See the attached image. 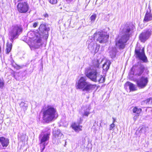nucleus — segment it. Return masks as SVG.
I'll return each mask as SVG.
<instances>
[{"mask_svg":"<svg viewBox=\"0 0 152 152\" xmlns=\"http://www.w3.org/2000/svg\"><path fill=\"white\" fill-rule=\"evenodd\" d=\"M132 26V24L128 23L122 27V35L121 37H118L115 40L116 46L117 48L121 49L124 48L126 43L129 39L130 32Z\"/></svg>","mask_w":152,"mask_h":152,"instance_id":"f257e3e1","label":"nucleus"},{"mask_svg":"<svg viewBox=\"0 0 152 152\" xmlns=\"http://www.w3.org/2000/svg\"><path fill=\"white\" fill-rule=\"evenodd\" d=\"M50 30V27L46 23L41 24L39 28L38 32L35 34L34 41L39 46L42 45V38L44 37L47 39L48 36V32Z\"/></svg>","mask_w":152,"mask_h":152,"instance_id":"f03ea898","label":"nucleus"},{"mask_svg":"<svg viewBox=\"0 0 152 152\" xmlns=\"http://www.w3.org/2000/svg\"><path fill=\"white\" fill-rule=\"evenodd\" d=\"M96 64L94 69L90 72L87 73L86 75L87 77L92 81L96 82H99V83H103L104 82L105 78L100 75V71L99 68V63L98 60L97 61Z\"/></svg>","mask_w":152,"mask_h":152,"instance_id":"7ed1b4c3","label":"nucleus"},{"mask_svg":"<svg viewBox=\"0 0 152 152\" xmlns=\"http://www.w3.org/2000/svg\"><path fill=\"white\" fill-rule=\"evenodd\" d=\"M86 77H81L76 83V87L77 89H81L83 91L88 92H91L96 87V85H92L86 81Z\"/></svg>","mask_w":152,"mask_h":152,"instance_id":"20e7f679","label":"nucleus"},{"mask_svg":"<svg viewBox=\"0 0 152 152\" xmlns=\"http://www.w3.org/2000/svg\"><path fill=\"white\" fill-rule=\"evenodd\" d=\"M43 111L42 118L47 123L52 121L57 113L56 108L50 105H48Z\"/></svg>","mask_w":152,"mask_h":152,"instance_id":"39448f33","label":"nucleus"},{"mask_svg":"<svg viewBox=\"0 0 152 152\" xmlns=\"http://www.w3.org/2000/svg\"><path fill=\"white\" fill-rule=\"evenodd\" d=\"M22 29L20 26L15 25L12 27L9 34L10 41L13 42L14 39H16L22 31Z\"/></svg>","mask_w":152,"mask_h":152,"instance_id":"423d86ee","label":"nucleus"},{"mask_svg":"<svg viewBox=\"0 0 152 152\" xmlns=\"http://www.w3.org/2000/svg\"><path fill=\"white\" fill-rule=\"evenodd\" d=\"M50 132H48L47 133H41L39 135V139L40 140V146L41 152H42L45 148V147L47 145L46 142L49 139V136Z\"/></svg>","mask_w":152,"mask_h":152,"instance_id":"0eeeda50","label":"nucleus"},{"mask_svg":"<svg viewBox=\"0 0 152 152\" xmlns=\"http://www.w3.org/2000/svg\"><path fill=\"white\" fill-rule=\"evenodd\" d=\"M136 57L144 62H147V57L145 55L143 48L141 49L139 47H137L135 49Z\"/></svg>","mask_w":152,"mask_h":152,"instance_id":"6e6552de","label":"nucleus"},{"mask_svg":"<svg viewBox=\"0 0 152 152\" xmlns=\"http://www.w3.org/2000/svg\"><path fill=\"white\" fill-rule=\"evenodd\" d=\"M97 35L98 36L97 40L99 43H104L107 42L109 36L106 33L102 31L96 32L94 34V37Z\"/></svg>","mask_w":152,"mask_h":152,"instance_id":"1a4fd4ad","label":"nucleus"},{"mask_svg":"<svg viewBox=\"0 0 152 152\" xmlns=\"http://www.w3.org/2000/svg\"><path fill=\"white\" fill-rule=\"evenodd\" d=\"M144 69V66L143 65L139 66H133L131 69L130 73L132 75L135 74V75L137 77L140 76L143 73Z\"/></svg>","mask_w":152,"mask_h":152,"instance_id":"9d476101","label":"nucleus"},{"mask_svg":"<svg viewBox=\"0 0 152 152\" xmlns=\"http://www.w3.org/2000/svg\"><path fill=\"white\" fill-rule=\"evenodd\" d=\"M148 82V78L147 77L142 76L137 81V84L138 87L143 88L146 86Z\"/></svg>","mask_w":152,"mask_h":152,"instance_id":"9b49d317","label":"nucleus"},{"mask_svg":"<svg viewBox=\"0 0 152 152\" xmlns=\"http://www.w3.org/2000/svg\"><path fill=\"white\" fill-rule=\"evenodd\" d=\"M151 34V32L150 29L145 30L140 34V39L142 42H144L149 38Z\"/></svg>","mask_w":152,"mask_h":152,"instance_id":"f8f14e48","label":"nucleus"},{"mask_svg":"<svg viewBox=\"0 0 152 152\" xmlns=\"http://www.w3.org/2000/svg\"><path fill=\"white\" fill-rule=\"evenodd\" d=\"M17 7L19 12L25 13L28 11L29 6L26 2H23L19 3L17 5Z\"/></svg>","mask_w":152,"mask_h":152,"instance_id":"ddd939ff","label":"nucleus"},{"mask_svg":"<svg viewBox=\"0 0 152 152\" xmlns=\"http://www.w3.org/2000/svg\"><path fill=\"white\" fill-rule=\"evenodd\" d=\"M53 141H54L55 142H57V143L59 144L61 142L60 140L62 137L63 134L60 130H58L56 131H53Z\"/></svg>","mask_w":152,"mask_h":152,"instance_id":"4468645a","label":"nucleus"},{"mask_svg":"<svg viewBox=\"0 0 152 152\" xmlns=\"http://www.w3.org/2000/svg\"><path fill=\"white\" fill-rule=\"evenodd\" d=\"M148 9L146 11L143 20L144 21L147 22L152 20V14L150 6L148 7Z\"/></svg>","mask_w":152,"mask_h":152,"instance_id":"2eb2a0df","label":"nucleus"},{"mask_svg":"<svg viewBox=\"0 0 152 152\" xmlns=\"http://www.w3.org/2000/svg\"><path fill=\"white\" fill-rule=\"evenodd\" d=\"M94 40V37H89L88 40L87 41V44L88 45V49L92 51L94 50L95 44L93 41Z\"/></svg>","mask_w":152,"mask_h":152,"instance_id":"dca6fc26","label":"nucleus"},{"mask_svg":"<svg viewBox=\"0 0 152 152\" xmlns=\"http://www.w3.org/2000/svg\"><path fill=\"white\" fill-rule=\"evenodd\" d=\"M0 143L3 148L5 149L9 144V140L7 138L1 137H0Z\"/></svg>","mask_w":152,"mask_h":152,"instance_id":"f3484780","label":"nucleus"},{"mask_svg":"<svg viewBox=\"0 0 152 152\" xmlns=\"http://www.w3.org/2000/svg\"><path fill=\"white\" fill-rule=\"evenodd\" d=\"M73 129L76 132H79L82 130V126L79 125V124L77 123H74L71 126Z\"/></svg>","mask_w":152,"mask_h":152,"instance_id":"a211bd4d","label":"nucleus"},{"mask_svg":"<svg viewBox=\"0 0 152 152\" xmlns=\"http://www.w3.org/2000/svg\"><path fill=\"white\" fill-rule=\"evenodd\" d=\"M125 85L129 86L130 91H136L137 89L136 85L130 82H127L126 83Z\"/></svg>","mask_w":152,"mask_h":152,"instance_id":"6ab92c4d","label":"nucleus"},{"mask_svg":"<svg viewBox=\"0 0 152 152\" xmlns=\"http://www.w3.org/2000/svg\"><path fill=\"white\" fill-rule=\"evenodd\" d=\"M110 64V61H107L103 65L102 68L103 69V72L104 74H106L109 69Z\"/></svg>","mask_w":152,"mask_h":152,"instance_id":"aec40b11","label":"nucleus"},{"mask_svg":"<svg viewBox=\"0 0 152 152\" xmlns=\"http://www.w3.org/2000/svg\"><path fill=\"white\" fill-rule=\"evenodd\" d=\"M109 53L110 56L112 58H114L116 54V49L115 48H111L109 47Z\"/></svg>","mask_w":152,"mask_h":152,"instance_id":"412c9836","label":"nucleus"},{"mask_svg":"<svg viewBox=\"0 0 152 152\" xmlns=\"http://www.w3.org/2000/svg\"><path fill=\"white\" fill-rule=\"evenodd\" d=\"M20 107L24 111L26 110L28 108V104L24 102H22L20 104Z\"/></svg>","mask_w":152,"mask_h":152,"instance_id":"4be33fe9","label":"nucleus"},{"mask_svg":"<svg viewBox=\"0 0 152 152\" xmlns=\"http://www.w3.org/2000/svg\"><path fill=\"white\" fill-rule=\"evenodd\" d=\"M12 47V44L11 43L9 44L8 43L7 45V48L6 49V51L7 54H8L10 52Z\"/></svg>","mask_w":152,"mask_h":152,"instance_id":"5701e85b","label":"nucleus"},{"mask_svg":"<svg viewBox=\"0 0 152 152\" xmlns=\"http://www.w3.org/2000/svg\"><path fill=\"white\" fill-rule=\"evenodd\" d=\"M90 113V109L89 108L85 109L84 112L82 113L83 116H88Z\"/></svg>","mask_w":152,"mask_h":152,"instance_id":"b1692460","label":"nucleus"},{"mask_svg":"<svg viewBox=\"0 0 152 152\" xmlns=\"http://www.w3.org/2000/svg\"><path fill=\"white\" fill-rule=\"evenodd\" d=\"M132 110L134 113L139 114L141 113L142 110L140 108H138L135 107Z\"/></svg>","mask_w":152,"mask_h":152,"instance_id":"393cba45","label":"nucleus"},{"mask_svg":"<svg viewBox=\"0 0 152 152\" xmlns=\"http://www.w3.org/2000/svg\"><path fill=\"white\" fill-rule=\"evenodd\" d=\"M96 17V14H93L90 17V19L91 22L92 23L94 22L95 19Z\"/></svg>","mask_w":152,"mask_h":152,"instance_id":"a878e982","label":"nucleus"},{"mask_svg":"<svg viewBox=\"0 0 152 152\" xmlns=\"http://www.w3.org/2000/svg\"><path fill=\"white\" fill-rule=\"evenodd\" d=\"M4 85V81L0 78V88L2 89Z\"/></svg>","mask_w":152,"mask_h":152,"instance_id":"bb28decb","label":"nucleus"},{"mask_svg":"<svg viewBox=\"0 0 152 152\" xmlns=\"http://www.w3.org/2000/svg\"><path fill=\"white\" fill-rule=\"evenodd\" d=\"M49 2L51 4H56L57 2V0H49Z\"/></svg>","mask_w":152,"mask_h":152,"instance_id":"cd10ccee","label":"nucleus"},{"mask_svg":"<svg viewBox=\"0 0 152 152\" xmlns=\"http://www.w3.org/2000/svg\"><path fill=\"white\" fill-rule=\"evenodd\" d=\"M115 125L113 123L111 124L110 126L109 130H112L115 127Z\"/></svg>","mask_w":152,"mask_h":152,"instance_id":"c85d7f7f","label":"nucleus"},{"mask_svg":"<svg viewBox=\"0 0 152 152\" xmlns=\"http://www.w3.org/2000/svg\"><path fill=\"white\" fill-rule=\"evenodd\" d=\"M99 48V46L96 45V49H95V50H94V52L95 53H97V51H98Z\"/></svg>","mask_w":152,"mask_h":152,"instance_id":"c756f323","label":"nucleus"},{"mask_svg":"<svg viewBox=\"0 0 152 152\" xmlns=\"http://www.w3.org/2000/svg\"><path fill=\"white\" fill-rule=\"evenodd\" d=\"M38 22H35L34 23L33 25V26L34 28L36 27L38 25Z\"/></svg>","mask_w":152,"mask_h":152,"instance_id":"7c9ffc66","label":"nucleus"},{"mask_svg":"<svg viewBox=\"0 0 152 152\" xmlns=\"http://www.w3.org/2000/svg\"><path fill=\"white\" fill-rule=\"evenodd\" d=\"M146 101V103H150V98L147 99Z\"/></svg>","mask_w":152,"mask_h":152,"instance_id":"2f4dec72","label":"nucleus"},{"mask_svg":"<svg viewBox=\"0 0 152 152\" xmlns=\"http://www.w3.org/2000/svg\"><path fill=\"white\" fill-rule=\"evenodd\" d=\"M43 16H44L45 18H47L48 17V15L47 13H45V14H44L43 15Z\"/></svg>","mask_w":152,"mask_h":152,"instance_id":"473e14b6","label":"nucleus"},{"mask_svg":"<svg viewBox=\"0 0 152 152\" xmlns=\"http://www.w3.org/2000/svg\"><path fill=\"white\" fill-rule=\"evenodd\" d=\"M15 67L17 69H19L20 68V67L18 65H16V66Z\"/></svg>","mask_w":152,"mask_h":152,"instance_id":"72a5a7b5","label":"nucleus"},{"mask_svg":"<svg viewBox=\"0 0 152 152\" xmlns=\"http://www.w3.org/2000/svg\"><path fill=\"white\" fill-rule=\"evenodd\" d=\"M150 103L152 104V98H150Z\"/></svg>","mask_w":152,"mask_h":152,"instance_id":"f704fd0d","label":"nucleus"},{"mask_svg":"<svg viewBox=\"0 0 152 152\" xmlns=\"http://www.w3.org/2000/svg\"><path fill=\"white\" fill-rule=\"evenodd\" d=\"M113 123L114 124V123L115 122V119L114 118H113Z\"/></svg>","mask_w":152,"mask_h":152,"instance_id":"c9c22d12","label":"nucleus"},{"mask_svg":"<svg viewBox=\"0 0 152 152\" xmlns=\"http://www.w3.org/2000/svg\"><path fill=\"white\" fill-rule=\"evenodd\" d=\"M1 52V47L0 46V53Z\"/></svg>","mask_w":152,"mask_h":152,"instance_id":"e433bc0d","label":"nucleus"},{"mask_svg":"<svg viewBox=\"0 0 152 152\" xmlns=\"http://www.w3.org/2000/svg\"><path fill=\"white\" fill-rule=\"evenodd\" d=\"M143 128H142L141 129L142 130V129H143Z\"/></svg>","mask_w":152,"mask_h":152,"instance_id":"4c0bfd02","label":"nucleus"}]
</instances>
